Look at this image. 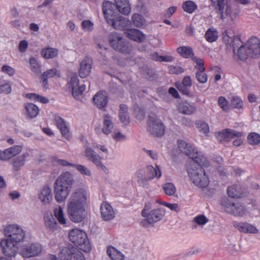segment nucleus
<instances>
[{
	"mask_svg": "<svg viewBox=\"0 0 260 260\" xmlns=\"http://www.w3.org/2000/svg\"><path fill=\"white\" fill-rule=\"evenodd\" d=\"M182 7L184 11L192 14L197 9L198 6L192 1H186L183 3Z\"/></svg>",
	"mask_w": 260,
	"mask_h": 260,
	"instance_id": "44",
	"label": "nucleus"
},
{
	"mask_svg": "<svg viewBox=\"0 0 260 260\" xmlns=\"http://www.w3.org/2000/svg\"><path fill=\"white\" fill-rule=\"evenodd\" d=\"M147 129L151 135L160 137L165 134V126L156 115L152 114L148 116Z\"/></svg>",
	"mask_w": 260,
	"mask_h": 260,
	"instance_id": "7",
	"label": "nucleus"
},
{
	"mask_svg": "<svg viewBox=\"0 0 260 260\" xmlns=\"http://www.w3.org/2000/svg\"><path fill=\"white\" fill-rule=\"evenodd\" d=\"M192 60L196 63L194 68L198 71H205V62L204 60L201 58L196 56L192 57Z\"/></svg>",
	"mask_w": 260,
	"mask_h": 260,
	"instance_id": "49",
	"label": "nucleus"
},
{
	"mask_svg": "<svg viewBox=\"0 0 260 260\" xmlns=\"http://www.w3.org/2000/svg\"><path fill=\"white\" fill-rule=\"evenodd\" d=\"M221 205L224 208L225 211L236 216H242L244 214L245 208L239 204H235L232 200L225 197L221 201Z\"/></svg>",
	"mask_w": 260,
	"mask_h": 260,
	"instance_id": "8",
	"label": "nucleus"
},
{
	"mask_svg": "<svg viewBox=\"0 0 260 260\" xmlns=\"http://www.w3.org/2000/svg\"><path fill=\"white\" fill-rule=\"evenodd\" d=\"M233 225L235 228L241 232L250 234L258 233V230L256 227L247 222L235 221Z\"/></svg>",
	"mask_w": 260,
	"mask_h": 260,
	"instance_id": "23",
	"label": "nucleus"
},
{
	"mask_svg": "<svg viewBox=\"0 0 260 260\" xmlns=\"http://www.w3.org/2000/svg\"><path fill=\"white\" fill-rule=\"evenodd\" d=\"M204 38L209 43L216 42L218 38V31L213 27H210L205 32Z\"/></svg>",
	"mask_w": 260,
	"mask_h": 260,
	"instance_id": "32",
	"label": "nucleus"
},
{
	"mask_svg": "<svg viewBox=\"0 0 260 260\" xmlns=\"http://www.w3.org/2000/svg\"><path fill=\"white\" fill-rule=\"evenodd\" d=\"M134 112L136 114V117L138 119H142L145 117V112L144 111L139 108L138 106H137L134 108Z\"/></svg>",
	"mask_w": 260,
	"mask_h": 260,
	"instance_id": "64",
	"label": "nucleus"
},
{
	"mask_svg": "<svg viewBox=\"0 0 260 260\" xmlns=\"http://www.w3.org/2000/svg\"><path fill=\"white\" fill-rule=\"evenodd\" d=\"M238 58L241 60L247 58L248 56H250V53L245 45H241L237 50Z\"/></svg>",
	"mask_w": 260,
	"mask_h": 260,
	"instance_id": "47",
	"label": "nucleus"
},
{
	"mask_svg": "<svg viewBox=\"0 0 260 260\" xmlns=\"http://www.w3.org/2000/svg\"><path fill=\"white\" fill-rule=\"evenodd\" d=\"M93 101L99 109L105 108L108 102L107 93L105 91H99L93 98Z\"/></svg>",
	"mask_w": 260,
	"mask_h": 260,
	"instance_id": "20",
	"label": "nucleus"
},
{
	"mask_svg": "<svg viewBox=\"0 0 260 260\" xmlns=\"http://www.w3.org/2000/svg\"><path fill=\"white\" fill-rule=\"evenodd\" d=\"M102 10L107 23L111 26L114 27L113 3L109 1H104L102 5Z\"/></svg>",
	"mask_w": 260,
	"mask_h": 260,
	"instance_id": "13",
	"label": "nucleus"
},
{
	"mask_svg": "<svg viewBox=\"0 0 260 260\" xmlns=\"http://www.w3.org/2000/svg\"><path fill=\"white\" fill-rule=\"evenodd\" d=\"M244 133L242 132H238L230 128H225L222 131L218 132L217 137L220 141H229L235 138L244 137Z\"/></svg>",
	"mask_w": 260,
	"mask_h": 260,
	"instance_id": "12",
	"label": "nucleus"
},
{
	"mask_svg": "<svg viewBox=\"0 0 260 260\" xmlns=\"http://www.w3.org/2000/svg\"><path fill=\"white\" fill-rule=\"evenodd\" d=\"M247 141L250 145H257L260 143V135L251 132L247 136Z\"/></svg>",
	"mask_w": 260,
	"mask_h": 260,
	"instance_id": "48",
	"label": "nucleus"
},
{
	"mask_svg": "<svg viewBox=\"0 0 260 260\" xmlns=\"http://www.w3.org/2000/svg\"><path fill=\"white\" fill-rule=\"evenodd\" d=\"M77 170L82 175L86 176H90L91 172L90 170L86 167L81 165H75L74 166Z\"/></svg>",
	"mask_w": 260,
	"mask_h": 260,
	"instance_id": "58",
	"label": "nucleus"
},
{
	"mask_svg": "<svg viewBox=\"0 0 260 260\" xmlns=\"http://www.w3.org/2000/svg\"><path fill=\"white\" fill-rule=\"evenodd\" d=\"M175 86L178 90L184 95H188L190 93V87L186 86L184 85L179 84L178 83H175Z\"/></svg>",
	"mask_w": 260,
	"mask_h": 260,
	"instance_id": "56",
	"label": "nucleus"
},
{
	"mask_svg": "<svg viewBox=\"0 0 260 260\" xmlns=\"http://www.w3.org/2000/svg\"><path fill=\"white\" fill-rule=\"evenodd\" d=\"M132 47L125 42L119 39L118 42L115 45V50L124 54H128L132 51Z\"/></svg>",
	"mask_w": 260,
	"mask_h": 260,
	"instance_id": "35",
	"label": "nucleus"
},
{
	"mask_svg": "<svg viewBox=\"0 0 260 260\" xmlns=\"http://www.w3.org/2000/svg\"><path fill=\"white\" fill-rule=\"evenodd\" d=\"M92 64V59L90 57L86 56L82 60L79 70V75L80 77L86 78L90 73Z\"/></svg>",
	"mask_w": 260,
	"mask_h": 260,
	"instance_id": "17",
	"label": "nucleus"
},
{
	"mask_svg": "<svg viewBox=\"0 0 260 260\" xmlns=\"http://www.w3.org/2000/svg\"><path fill=\"white\" fill-rule=\"evenodd\" d=\"M215 9L220 14L222 19L225 18L229 14L226 0H211Z\"/></svg>",
	"mask_w": 260,
	"mask_h": 260,
	"instance_id": "22",
	"label": "nucleus"
},
{
	"mask_svg": "<svg viewBox=\"0 0 260 260\" xmlns=\"http://www.w3.org/2000/svg\"><path fill=\"white\" fill-rule=\"evenodd\" d=\"M205 71H198L196 73V78L199 82L201 83H205L207 82L208 76Z\"/></svg>",
	"mask_w": 260,
	"mask_h": 260,
	"instance_id": "54",
	"label": "nucleus"
},
{
	"mask_svg": "<svg viewBox=\"0 0 260 260\" xmlns=\"http://www.w3.org/2000/svg\"><path fill=\"white\" fill-rule=\"evenodd\" d=\"M16 244L10 239L2 240L0 242V246L3 254L8 257L15 256L18 250Z\"/></svg>",
	"mask_w": 260,
	"mask_h": 260,
	"instance_id": "11",
	"label": "nucleus"
},
{
	"mask_svg": "<svg viewBox=\"0 0 260 260\" xmlns=\"http://www.w3.org/2000/svg\"><path fill=\"white\" fill-rule=\"evenodd\" d=\"M150 58L153 60L158 62H171L175 60V58L171 55H159L156 52H154L151 54Z\"/></svg>",
	"mask_w": 260,
	"mask_h": 260,
	"instance_id": "38",
	"label": "nucleus"
},
{
	"mask_svg": "<svg viewBox=\"0 0 260 260\" xmlns=\"http://www.w3.org/2000/svg\"><path fill=\"white\" fill-rule=\"evenodd\" d=\"M218 104L219 106L225 112H228L229 110V102L223 96H220L218 98Z\"/></svg>",
	"mask_w": 260,
	"mask_h": 260,
	"instance_id": "52",
	"label": "nucleus"
},
{
	"mask_svg": "<svg viewBox=\"0 0 260 260\" xmlns=\"http://www.w3.org/2000/svg\"><path fill=\"white\" fill-rule=\"evenodd\" d=\"M45 226L52 231L57 229L58 224L52 214L46 215L44 216Z\"/></svg>",
	"mask_w": 260,
	"mask_h": 260,
	"instance_id": "36",
	"label": "nucleus"
},
{
	"mask_svg": "<svg viewBox=\"0 0 260 260\" xmlns=\"http://www.w3.org/2000/svg\"><path fill=\"white\" fill-rule=\"evenodd\" d=\"M29 63L30 65V69L32 72L38 74L40 73V66L37 60L35 57H30Z\"/></svg>",
	"mask_w": 260,
	"mask_h": 260,
	"instance_id": "50",
	"label": "nucleus"
},
{
	"mask_svg": "<svg viewBox=\"0 0 260 260\" xmlns=\"http://www.w3.org/2000/svg\"><path fill=\"white\" fill-rule=\"evenodd\" d=\"M178 109L179 112L182 113L190 115L196 111V107L189 103L183 102L179 104Z\"/></svg>",
	"mask_w": 260,
	"mask_h": 260,
	"instance_id": "30",
	"label": "nucleus"
},
{
	"mask_svg": "<svg viewBox=\"0 0 260 260\" xmlns=\"http://www.w3.org/2000/svg\"><path fill=\"white\" fill-rule=\"evenodd\" d=\"M85 155L88 160L92 161L97 167H100L102 169L105 168L102 163V157L99 154H97L91 148H87L85 149Z\"/></svg>",
	"mask_w": 260,
	"mask_h": 260,
	"instance_id": "21",
	"label": "nucleus"
},
{
	"mask_svg": "<svg viewBox=\"0 0 260 260\" xmlns=\"http://www.w3.org/2000/svg\"><path fill=\"white\" fill-rule=\"evenodd\" d=\"M251 57H255L260 54V40L256 37H251L245 45Z\"/></svg>",
	"mask_w": 260,
	"mask_h": 260,
	"instance_id": "14",
	"label": "nucleus"
},
{
	"mask_svg": "<svg viewBox=\"0 0 260 260\" xmlns=\"http://www.w3.org/2000/svg\"><path fill=\"white\" fill-rule=\"evenodd\" d=\"M193 220L199 225H204L208 221V219L204 215H199L194 218Z\"/></svg>",
	"mask_w": 260,
	"mask_h": 260,
	"instance_id": "61",
	"label": "nucleus"
},
{
	"mask_svg": "<svg viewBox=\"0 0 260 260\" xmlns=\"http://www.w3.org/2000/svg\"><path fill=\"white\" fill-rule=\"evenodd\" d=\"M75 248L64 247L60 251L59 257L61 260H71L73 256Z\"/></svg>",
	"mask_w": 260,
	"mask_h": 260,
	"instance_id": "37",
	"label": "nucleus"
},
{
	"mask_svg": "<svg viewBox=\"0 0 260 260\" xmlns=\"http://www.w3.org/2000/svg\"><path fill=\"white\" fill-rule=\"evenodd\" d=\"M39 198L44 204H49L52 200L51 189L47 185L44 186L39 194Z\"/></svg>",
	"mask_w": 260,
	"mask_h": 260,
	"instance_id": "27",
	"label": "nucleus"
},
{
	"mask_svg": "<svg viewBox=\"0 0 260 260\" xmlns=\"http://www.w3.org/2000/svg\"><path fill=\"white\" fill-rule=\"evenodd\" d=\"M157 203L168 207L172 211H174L177 212H178L180 211V208L177 204H171L166 202H160L158 201H157Z\"/></svg>",
	"mask_w": 260,
	"mask_h": 260,
	"instance_id": "59",
	"label": "nucleus"
},
{
	"mask_svg": "<svg viewBox=\"0 0 260 260\" xmlns=\"http://www.w3.org/2000/svg\"><path fill=\"white\" fill-rule=\"evenodd\" d=\"M54 121L58 129H60L62 135L67 140H70L71 134L65 120L58 115H55Z\"/></svg>",
	"mask_w": 260,
	"mask_h": 260,
	"instance_id": "18",
	"label": "nucleus"
},
{
	"mask_svg": "<svg viewBox=\"0 0 260 260\" xmlns=\"http://www.w3.org/2000/svg\"><path fill=\"white\" fill-rule=\"evenodd\" d=\"M132 26V23L128 18L119 16L115 19V29L127 31Z\"/></svg>",
	"mask_w": 260,
	"mask_h": 260,
	"instance_id": "24",
	"label": "nucleus"
},
{
	"mask_svg": "<svg viewBox=\"0 0 260 260\" xmlns=\"http://www.w3.org/2000/svg\"><path fill=\"white\" fill-rule=\"evenodd\" d=\"M69 85L72 89V95L75 98L81 95L86 89L85 85H79V80L76 75L71 77Z\"/></svg>",
	"mask_w": 260,
	"mask_h": 260,
	"instance_id": "15",
	"label": "nucleus"
},
{
	"mask_svg": "<svg viewBox=\"0 0 260 260\" xmlns=\"http://www.w3.org/2000/svg\"><path fill=\"white\" fill-rule=\"evenodd\" d=\"M197 127L200 131L204 134H207L209 132V127L207 123L203 121H199L196 123Z\"/></svg>",
	"mask_w": 260,
	"mask_h": 260,
	"instance_id": "55",
	"label": "nucleus"
},
{
	"mask_svg": "<svg viewBox=\"0 0 260 260\" xmlns=\"http://www.w3.org/2000/svg\"><path fill=\"white\" fill-rule=\"evenodd\" d=\"M2 72L8 74L10 76H13L15 73L14 69L8 65H4L2 67Z\"/></svg>",
	"mask_w": 260,
	"mask_h": 260,
	"instance_id": "63",
	"label": "nucleus"
},
{
	"mask_svg": "<svg viewBox=\"0 0 260 260\" xmlns=\"http://www.w3.org/2000/svg\"><path fill=\"white\" fill-rule=\"evenodd\" d=\"M102 217L104 220H110L113 219V210L112 207L106 202H104L100 208Z\"/></svg>",
	"mask_w": 260,
	"mask_h": 260,
	"instance_id": "25",
	"label": "nucleus"
},
{
	"mask_svg": "<svg viewBox=\"0 0 260 260\" xmlns=\"http://www.w3.org/2000/svg\"><path fill=\"white\" fill-rule=\"evenodd\" d=\"M58 51L57 49L51 47L44 48L42 49L41 54L45 59L56 57L58 55Z\"/></svg>",
	"mask_w": 260,
	"mask_h": 260,
	"instance_id": "39",
	"label": "nucleus"
},
{
	"mask_svg": "<svg viewBox=\"0 0 260 260\" xmlns=\"http://www.w3.org/2000/svg\"><path fill=\"white\" fill-rule=\"evenodd\" d=\"M192 165H187V171L192 183L201 188H206L209 184V178L202 167H207L209 166V162L207 166L200 165L197 162L192 161Z\"/></svg>",
	"mask_w": 260,
	"mask_h": 260,
	"instance_id": "3",
	"label": "nucleus"
},
{
	"mask_svg": "<svg viewBox=\"0 0 260 260\" xmlns=\"http://www.w3.org/2000/svg\"><path fill=\"white\" fill-rule=\"evenodd\" d=\"M147 179L152 180L155 178H159L161 176V172L159 167L156 165L154 168L151 165L147 166L145 169Z\"/></svg>",
	"mask_w": 260,
	"mask_h": 260,
	"instance_id": "28",
	"label": "nucleus"
},
{
	"mask_svg": "<svg viewBox=\"0 0 260 260\" xmlns=\"http://www.w3.org/2000/svg\"><path fill=\"white\" fill-rule=\"evenodd\" d=\"M27 115L32 118L36 117L39 113V108L32 103H28L25 106Z\"/></svg>",
	"mask_w": 260,
	"mask_h": 260,
	"instance_id": "42",
	"label": "nucleus"
},
{
	"mask_svg": "<svg viewBox=\"0 0 260 260\" xmlns=\"http://www.w3.org/2000/svg\"><path fill=\"white\" fill-rule=\"evenodd\" d=\"M135 176L140 186L144 187L148 185V179H147L145 169L138 170L135 173Z\"/></svg>",
	"mask_w": 260,
	"mask_h": 260,
	"instance_id": "31",
	"label": "nucleus"
},
{
	"mask_svg": "<svg viewBox=\"0 0 260 260\" xmlns=\"http://www.w3.org/2000/svg\"><path fill=\"white\" fill-rule=\"evenodd\" d=\"M127 106L124 104L120 106L119 119L122 123L127 125L129 122V117L127 113Z\"/></svg>",
	"mask_w": 260,
	"mask_h": 260,
	"instance_id": "40",
	"label": "nucleus"
},
{
	"mask_svg": "<svg viewBox=\"0 0 260 260\" xmlns=\"http://www.w3.org/2000/svg\"><path fill=\"white\" fill-rule=\"evenodd\" d=\"M54 214L60 224L64 225L66 224V219L64 216L63 209L61 207L54 209Z\"/></svg>",
	"mask_w": 260,
	"mask_h": 260,
	"instance_id": "46",
	"label": "nucleus"
},
{
	"mask_svg": "<svg viewBox=\"0 0 260 260\" xmlns=\"http://www.w3.org/2000/svg\"><path fill=\"white\" fill-rule=\"evenodd\" d=\"M70 240L83 251L89 253L91 250V246L86 233L78 229H74L69 234Z\"/></svg>",
	"mask_w": 260,
	"mask_h": 260,
	"instance_id": "4",
	"label": "nucleus"
},
{
	"mask_svg": "<svg viewBox=\"0 0 260 260\" xmlns=\"http://www.w3.org/2000/svg\"><path fill=\"white\" fill-rule=\"evenodd\" d=\"M42 250L43 247L39 243H28L21 247L20 254L24 257H30L38 256Z\"/></svg>",
	"mask_w": 260,
	"mask_h": 260,
	"instance_id": "10",
	"label": "nucleus"
},
{
	"mask_svg": "<svg viewBox=\"0 0 260 260\" xmlns=\"http://www.w3.org/2000/svg\"><path fill=\"white\" fill-rule=\"evenodd\" d=\"M5 235L13 242L18 243L23 241L25 238V232L16 224L8 225L5 229Z\"/></svg>",
	"mask_w": 260,
	"mask_h": 260,
	"instance_id": "9",
	"label": "nucleus"
},
{
	"mask_svg": "<svg viewBox=\"0 0 260 260\" xmlns=\"http://www.w3.org/2000/svg\"><path fill=\"white\" fill-rule=\"evenodd\" d=\"M163 189L165 193L168 196L173 195L176 191L174 185L172 183H167L163 185Z\"/></svg>",
	"mask_w": 260,
	"mask_h": 260,
	"instance_id": "51",
	"label": "nucleus"
},
{
	"mask_svg": "<svg viewBox=\"0 0 260 260\" xmlns=\"http://www.w3.org/2000/svg\"><path fill=\"white\" fill-rule=\"evenodd\" d=\"M22 151V147L19 145H15L4 151H0V159L6 161L19 154Z\"/></svg>",
	"mask_w": 260,
	"mask_h": 260,
	"instance_id": "16",
	"label": "nucleus"
},
{
	"mask_svg": "<svg viewBox=\"0 0 260 260\" xmlns=\"http://www.w3.org/2000/svg\"><path fill=\"white\" fill-rule=\"evenodd\" d=\"M177 145L179 150L191 158L192 161H194V162H196L200 165L205 166L208 165V161L203 155L202 153L197 151L185 141L182 140H178Z\"/></svg>",
	"mask_w": 260,
	"mask_h": 260,
	"instance_id": "5",
	"label": "nucleus"
},
{
	"mask_svg": "<svg viewBox=\"0 0 260 260\" xmlns=\"http://www.w3.org/2000/svg\"><path fill=\"white\" fill-rule=\"evenodd\" d=\"M133 25L137 27H141L145 25L146 21L144 18L138 13L134 14L131 18Z\"/></svg>",
	"mask_w": 260,
	"mask_h": 260,
	"instance_id": "45",
	"label": "nucleus"
},
{
	"mask_svg": "<svg viewBox=\"0 0 260 260\" xmlns=\"http://www.w3.org/2000/svg\"><path fill=\"white\" fill-rule=\"evenodd\" d=\"M125 34L129 39L137 43L143 42L146 40L145 35L138 29L129 28Z\"/></svg>",
	"mask_w": 260,
	"mask_h": 260,
	"instance_id": "19",
	"label": "nucleus"
},
{
	"mask_svg": "<svg viewBox=\"0 0 260 260\" xmlns=\"http://www.w3.org/2000/svg\"><path fill=\"white\" fill-rule=\"evenodd\" d=\"M232 46L233 52H235L237 48L239 47V46H241L242 41L241 40L240 37L238 36H235L233 39H232Z\"/></svg>",
	"mask_w": 260,
	"mask_h": 260,
	"instance_id": "60",
	"label": "nucleus"
},
{
	"mask_svg": "<svg viewBox=\"0 0 260 260\" xmlns=\"http://www.w3.org/2000/svg\"><path fill=\"white\" fill-rule=\"evenodd\" d=\"M29 156L28 153L23 154L22 155L18 156L14 158L12 161L13 171L14 172L20 170L21 168L24 165L26 158Z\"/></svg>",
	"mask_w": 260,
	"mask_h": 260,
	"instance_id": "29",
	"label": "nucleus"
},
{
	"mask_svg": "<svg viewBox=\"0 0 260 260\" xmlns=\"http://www.w3.org/2000/svg\"><path fill=\"white\" fill-rule=\"evenodd\" d=\"M86 200V192L84 189H78L72 194L67 209L68 216L72 221L80 222L84 219Z\"/></svg>",
	"mask_w": 260,
	"mask_h": 260,
	"instance_id": "1",
	"label": "nucleus"
},
{
	"mask_svg": "<svg viewBox=\"0 0 260 260\" xmlns=\"http://www.w3.org/2000/svg\"><path fill=\"white\" fill-rule=\"evenodd\" d=\"M177 53L183 58H189L194 56V52L189 46H180L177 49Z\"/></svg>",
	"mask_w": 260,
	"mask_h": 260,
	"instance_id": "34",
	"label": "nucleus"
},
{
	"mask_svg": "<svg viewBox=\"0 0 260 260\" xmlns=\"http://www.w3.org/2000/svg\"><path fill=\"white\" fill-rule=\"evenodd\" d=\"M184 72L183 68L179 66H170L169 67V72L172 74H180Z\"/></svg>",
	"mask_w": 260,
	"mask_h": 260,
	"instance_id": "57",
	"label": "nucleus"
},
{
	"mask_svg": "<svg viewBox=\"0 0 260 260\" xmlns=\"http://www.w3.org/2000/svg\"><path fill=\"white\" fill-rule=\"evenodd\" d=\"M228 196L232 198H240L243 196L241 187L237 185H233L227 188Z\"/></svg>",
	"mask_w": 260,
	"mask_h": 260,
	"instance_id": "33",
	"label": "nucleus"
},
{
	"mask_svg": "<svg viewBox=\"0 0 260 260\" xmlns=\"http://www.w3.org/2000/svg\"><path fill=\"white\" fill-rule=\"evenodd\" d=\"M55 76H59V74L57 70L55 68L48 70L43 73L41 76V78L45 87V85H47L48 79L54 77Z\"/></svg>",
	"mask_w": 260,
	"mask_h": 260,
	"instance_id": "41",
	"label": "nucleus"
},
{
	"mask_svg": "<svg viewBox=\"0 0 260 260\" xmlns=\"http://www.w3.org/2000/svg\"><path fill=\"white\" fill-rule=\"evenodd\" d=\"M231 103L234 108L241 109L243 107V101L238 96H233L231 99Z\"/></svg>",
	"mask_w": 260,
	"mask_h": 260,
	"instance_id": "53",
	"label": "nucleus"
},
{
	"mask_svg": "<svg viewBox=\"0 0 260 260\" xmlns=\"http://www.w3.org/2000/svg\"><path fill=\"white\" fill-rule=\"evenodd\" d=\"M70 173L66 172L61 174L54 184L55 198L58 203H62L67 198L73 184Z\"/></svg>",
	"mask_w": 260,
	"mask_h": 260,
	"instance_id": "2",
	"label": "nucleus"
},
{
	"mask_svg": "<svg viewBox=\"0 0 260 260\" xmlns=\"http://www.w3.org/2000/svg\"><path fill=\"white\" fill-rule=\"evenodd\" d=\"M113 124L110 117L108 115H105L104 118L103 133L107 135L111 132Z\"/></svg>",
	"mask_w": 260,
	"mask_h": 260,
	"instance_id": "43",
	"label": "nucleus"
},
{
	"mask_svg": "<svg viewBox=\"0 0 260 260\" xmlns=\"http://www.w3.org/2000/svg\"><path fill=\"white\" fill-rule=\"evenodd\" d=\"M149 209L150 207H148V205L146 204L141 212L142 216L145 218L141 221V224L144 227L161 220L165 214V211L161 209H152L148 212Z\"/></svg>",
	"mask_w": 260,
	"mask_h": 260,
	"instance_id": "6",
	"label": "nucleus"
},
{
	"mask_svg": "<svg viewBox=\"0 0 260 260\" xmlns=\"http://www.w3.org/2000/svg\"><path fill=\"white\" fill-rule=\"evenodd\" d=\"M115 6L120 13L124 15H128L131 11L128 0H115Z\"/></svg>",
	"mask_w": 260,
	"mask_h": 260,
	"instance_id": "26",
	"label": "nucleus"
},
{
	"mask_svg": "<svg viewBox=\"0 0 260 260\" xmlns=\"http://www.w3.org/2000/svg\"><path fill=\"white\" fill-rule=\"evenodd\" d=\"M81 26L83 29L91 31L93 29V24L90 20H85L82 22Z\"/></svg>",
	"mask_w": 260,
	"mask_h": 260,
	"instance_id": "62",
	"label": "nucleus"
}]
</instances>
